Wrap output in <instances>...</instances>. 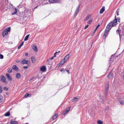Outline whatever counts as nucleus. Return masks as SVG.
<instances>
[{"label":"nucleus","mask_w":124,"mask_h":124,"mask_svg":"<svg viewBox=\"0 0 124 124\" xmlns=\"http://www.w3.org/2000/svg\"><path fill=\"white\" fill-rule=\"evenodd\" d=\"M6 76L8 80L10 81H11L12 80V77L9 76L8 74H6Z\"/></svg>","instance_id":"f8f14e48"},{"label":"nucleus","mask_w":124,"mask_h":124,"mask_svg":"<svg viewBox=\"0 0 124 124\" xmlns=\"http://www.w3.org/2000/svg\"><path fill=\"white\" fill-rule=\"evenodd\" d=\"M78 99V98L76 97H74L72 100V101L73 102H76L77 101Z\"/></svg>","instance_id":"a878e982"},{"label":"nucleus","mask_w":124,"mask_h":124,"mask_svg":"<svg viewBox=\"0 0 124 124\" xmlns=\"http://www.w3.org/2000/svg\"><path fill=\"white\" fill-rule=\"evenodd\" d=\"M97 28H96V29H95V31H96L97 30Z\"/></svg>","instance_id":"4d7b16f0"},{"label":"nucleus","mask_w":124,"mask_h":124,"mask_svg":"<svg viewBox=\"0 0 124 124\" xmlns=\"http://www.w3.org/2000/svg\"><path fill=\"white\" fill-rule=\"evenodd\" d=\"M31 80V79H30V81Z\"/></svg>","instance_id":"052dcab7"},{"label":"nucleus","mask_w":124,"mask_h":124,"mask_svg":"<svg viewBox=\"0 0 124 124\" xmlns=\"http://www.w3.org/2000/svg\"><path fill=\"white\" fill-rule=\"evenodd\" d=\"M29 36V35H27V36H26L25 37L24 39V41H26L27 40H28V38Z\"/></svg>","instance_id":"cd10ccee"},{"label":"nucleus","mask_w":124,"mask_h":124,"mask_svg":"<svg viewBox=\"0 0 124 124\" xmlns=\"http://www.w3.org/2000/svg\"><path fill=\"white\" fill-rule=\"evenodd\" d=\"M10 5H11V8H13V7H14V6L12 4H10Z\"/></svg>","instance_id":"09e8293b"},{"label":"nucleus","mask_w":124,"mask_h":124,"mask_svg":"<svg viewBox=\"0 0 124 124\" xmlns=\"http://www.w3.org/2000/svg\"><path fill=\"white\" fill-rule=\"evenodd\" d=\"M58 116V114H55L54 116H53L52 117V119L53 120H54V119L56 118Z\"/></svg>","instance_id":"aec40b11"},{"label":"nucleus","mask_w":124,"mask_h":124,"mask_svg":"<svg viewBox=\"0 0 124 124\" xmlns=\"http://www.w3.org/2000/svg\"><path fill=\"white\" fill-rule=\"evenodd\" d=\"M3 97L2 95L0 94V102H1L2 101Z\"/></svg>","instance_id":"473e14b6"},{"label":"nucleus","mask_w":124,"mask_h":124,"mask_svg":"<svg viewBox=\"0 0 124 124\" xmlns=\"http://www.w3.org/2000/svg\"><path fill=\"white\" fill-rule=\"evenodd\" d=\"M40 70L42 72H46V66H44L40 67Z\"/></svg>","instance_id":"423d86ee"},{"label":"nucleus","mask_w":124,"mask_h":124,"mask_svg":"<svg viewBox=\"0 0 124 124\" xmlns=\"http://www.w3.org/2000/svg\"><path fill=\"white\" fill-rule=\"evenodd\" d=\"M121 31V30L120 28H119L116 31V33L117 34H118L119 35V36L120 37V33L119 32V31Z\"/></svg>","instance_id":"b1692460"},{"label":"nucleus","mask_w":124,"mask_h":124,"mask_svg":"<svg viewBox=\"0 0 124 124\" xmlns=\"http://www.w3.org/2000/svg\"><path fill=\"white\" fill-rule=\"evenodd\" d=\"M10 115V112H8L6 113L5 114V116H9Z\"/></svg>","instance_id":"bb28decb"},{"label":"nucleus","mask_w":124,"mask_h":124,"mask_svg":"<svg viewBox=\"0 0 124 124\" xmlns=\"http://www.w3.org/2000/svg\"><path fill=\"white\" fill-rule=\"evenodd\" d=\"M89 25H88V24H87L86 25V26L85 27V29H86V28H87L89 26Z\"/></svg>","instance_id":"ea45409f"},{"label":"nucleus","mask_w":124,"mask_h":124,"mask_svg":"<svg viewBox=\"0 0 124 124\" xmlns=\"http://www.w3.org/2000/svg\"><path fill=\"white\" fill-rule=\"evenodd\" d=\"M105 10V7L103 6L101 8L100 11V13L101 14Z\"/></svg>","instance_id":"412c9836"},{"label":"nucleus","mask_w":124,"mask_h":124,"mask_svg":"<svg viewBox=\"0 0 124 124\" xmlns=\"http://www.w3.org/2000/svg\"><path fill=\"white\" fill-rule=\"evenodd\" d=\"M3 55L1 54H0V59H3Z\"/></svg>","instance_id":"e433bc0d"},{"label":"nucleus","mask_w":124,"mask_h":124,"mask_svg":"<svg viewBox=\"0 0 124 124\" xmlns=\"http://www.w3.org/2000/svg\"><path fill=\"white\" fill-rule=\"evenodd\" d=\"M17 11V9L16 8H15V11L12 13L11 15H16Z\"/></svg>","instance_id":"2eb2a0df"},{"label":"nucleus","mask_w":124,"mask_h":124,"mask_svg":"<svg viewBox=\"0 0 124 124\" xmlns=\"http://www.w3.org/2000/svg\"><path fill=\"white\" fill-rule=\"evenodd\" d=\"M30 61L29 60H26L25 59L23 60L21 62V63L22 64H27L28 63H30Z\"/></svg>","instance_id":"0eeeda50"},{"label":"nucleus","mask_w":124,"mask_h":124,"mask_svg":"<svg viewBox=\"0 0 124 124\" xmlns=\"http://www.w3.org/2000/svg\"><path fill=\"white\" fill-rule=\"evenodd\" d=\"M114 55H112V56L111 57V58H110V62H112L114 61Z\"/></svg>","instance_id":"a211bd4d"},{"label":"nucleus","mask_w":124,"mask_h":124,"mask_svg":"<svg viewBox=\"0 0 124 124\" xmlns=\"http://www.w3.org/2000/svg\"><path fill=\"white\" fill-rule=\"evenodd\" d=\"M65 70L68 73V74H69L70 73H69V70Z\"/></svg>","instance_id":"c03bdc74"},{"label":"nucleus","mask_w":124,"mask_h":124,"mask_svg":"<svg viewBox=\"0 0 124 124\" xmlns=\"http://www.w3.org/2000/svg\"><path fill=\"white\" fill-rule=\"evenodd\" d=\"M12 68L15 70L17 71L18 70V69L16 65H14L12 67Z\"/></svg>","instance_id":"4be33fe9"},{"label":"nucleus","mask_w":124,"mask_h":124,"mask_svg":"<svg viewBox=\"0 0 124 124\" xmlns=\"http://www.w3.org/2000/svg\"><path fill=\"white\" fill-rule=\"evenodd\" d=\"M117 23L116 16H115L114 20L113 21V22H111L107 25L106 29L109 30V31H110L112 27L115 26L116 25Z\"/></svg>","instance_id":"f257e3e1"},{"label":"nucleus","mask_w":124,"mask_h":124,"mask_svg":"<svg viewBox=\"0 0 124 124\" xmlns=\"http://www.w3.org/2000/svg\"><path fill=\"white\" fill-rule=\"evenodd\" d=\"M44 1H45V0Z\"/></svg>","instance_id":"e2e57ef3"},{"label":"nucleus","mask_w":124,"mask_h":124,"mask_svg":"<svg viewBox=\"0 0 124 124\" xmlns=\"http://www.w3.org/2000/svg\"><path fill=\"white\" fill-rule=\"evenodd\" d=\"M70 56V54H67L65 57L64 59H63L64 60L67 61L68 59L69 58Z\"/></svg>","instance_id":"4468645a"},{"label":"nucleus","mask_w":124,"mask_h":124,"mask_svg":"<svg viewBox=\"0 0 124 124\" xmlns=\"http://www.w3.org/2000/svg\"><path fill=\"white\" fill-rule=\"evenodd\" d=\"M120 103L121 105L124 104V101H121V102H120Z\"/></svg>","instance_id":"a19ab883"},{"label":"nucleus","mask_w":124,"mask_h":124,"mask_svg":"<svg viewBox=\"0 0 124 124\" xmlns=\"http://www.w3.org/2000/svg\"><path fill=\"white\" fill-rule=\"evenodd\" d=\"M10 124H18V123L16 121L12 120L10 122Z\"/></svg>","instance_id":"6ab92c4d"},{"label":"nucleus","mask_w":124,"mask_h":124,"mask_svg":"<svg viewBox=\"0 0 124 124\" xmlns=\"http://www.w3.org/2000/svg\"><path fill=\"white\" fill-rule=\"evenodd\" d=\"M70 108L68 107L66 110L63 112V114L64 115L66 114L70 110Z\"/></svg>","instance_id":"9b49d317"},{"label":"nucleus","mask_w":124,"mask_h":124,"mask_svg":"<svg viewBox=\"0 0 124 124\" xmlns=\"http://www.w3.org/2000/svg\"><path fill=\"white\" fill-rule=\"evenodd\" d=\"M119 9H117V10H116V12L117 13V16H119Z\"/></svg>","instance_id":"f704fd0d"},{"label":"nucleus","mask_w":124,"mask_h":124,"mask_svg":"<svg viewBox=\"0 0 124 124\" xmlns=\"http://www.w3.org/2000/svg\"><path fill=\"white\" fill-rule=\"evenodd\" d=\"M100 26V24H98L97 25V27L96 28H98V27Z\"/></svg>","instance_id":"603ef678"},{"label":"nucleus","mask_w":124,"mask_h":124,"mask_svg":"<svg viewBox=\"0 0 124 124\" xmlns=\"http://www.w3.org/2000/svg\"><path fill=\"white\" fill-rule=\"evenodd\" d=\"M56 53H55L54 54V55L53 56H54V57H56Z\"/></svg>","instance_id":"864d4df0"},{"label":"nucleus","mask_w":124,"mask_h":124,"mask_svg":"<svg viewBox=\"0 0 124 124\" xmlns=\"http://www.w3.org/2000/svg\"><path fill=\"white\" fill-rule=\"evenodd\" d=\"M3 89L4 90L6 91H8V88L6 87H4Z\"/></svg>","instance_id":"4c0bfd02"},{"label":"nucleus","mask_w":124,"mask_h":124,"mask_svg":"<svg viewBox=\"0 0 124 124\" xmlns=\"http://www.w3.org/2000/svg\"><path fill=\"white\" fill-rule=\"evenodd\" d=\"M64 71V69L63 68H62L60 70L62 72Z\"/></svg>","instance_id":"49530a36"},{"label":"nucleus","mask_w":124,"mask_h":124,"mask_svg":"<svg viewBox=\"0 0 124 124\" xmlns=\"http://www.w3.org/2000/svg\"><path fill=\"white\" fill-rule=\"evenodd\" d=\"M54 57V56L52 57L49 59V60H52L53 59Z\"/></svg>","instance_id":"a18cd8bd"},{"label":"nucleus","mask_w":124,"mask_h":124,"mask_svg":"<svg viewBox=\"0 0 124 124\" xmlns=\"http://www.w3.org/2000/svg\"><path fill=\"white\" fill-rule=\"evenodd\" d=\"M31 47L35 52H38V48L36 45L35 44L31 46Z\"/></svg>","instance_id":"20e7f679"},{"label":"nucleus","mask_w":124,"mask_h":124,"mask_svg":"<svg viewBox=\"0 0 124 124\" xmlns=\"http://www.w3.org/2000/svg\"><path fill=\"white\" fill-rule=\"evenodd\" d=\"M8 33L5 30H4L3 31L2 35L3 38H4L7 37L8 35Z\"/></svg>","instance_id":"7ed1b4c3"},{"label":"nucleus","mask_w":124,"mask_h":124,"mask_svg":"<svg viewBox=\"0 0 124 124\" xmlns=\"http://www.w3.org/2000/svg\"><path fill=\"white\" fill-rule=\"evenodd\" d=\"M95 31H94V32H93V33H94L95 32Z\"/></svg>","instance_id":"bf43d9fd"},{"label":"nucleus","mask_w":124,"mask_h":124,"mask_svg":"<svg viewBox=\"0 0 124 124\" xmlns=\"http://www.w3.org/2000/svg\"><path fill=\"white\" fill-rule=\"evenodd\" d=\"M120 54L119 55L117 56V57H119V56H120Z\"/></svg>","instance_id":"13d9d810"},{"label":"nucleus","mask_w":124,"mask_h":124,"mask_svg":"<svg viewBox=\"0 0 124 124\" xmlns=\"http://www.w3.org/2000/svg\"><path fill=\"white\" fill-rule=\"evenodd\" d=\"M23 42H22L21 43L19 46L18 47V49H20L22 46H23Z\"/></svg>","instance_id":"c756f323"},{"label":"nucleus","mask_w":124,"mask_h":124,"mask_svg":"<svg viewBox=\"0 0 124 124\" xmlns=\"http://www.w3.org/2000/svg\"><path fill=\"white\" fill-rule=\"evenodd\" d=\"M23 67L24 69H27L28 68V66H24Z\"/></svg>","instance_id":"37998d69"},{"label":"nucleus","mask_w":124,"mask_h":124,"mask_svg":"<svg viewBox=\"0 0 124 124\" xmlns=\"http://www.w3.org/2000/svg\"><path fill=\"white\" fill-rule=\"evenodd\" d=\"M16 62L17 63H18L19 62V60H16Z\"/></svg>","instance_id":"3c124183"},{"label":"nucleus","mask_w":124,"mask_h":124,"mask_svg":"<svg viewBox=\"0 0 124 124\" xmlns=\"http://www.w3.org/2000/svg\"><path fill=\"white\" fill-rule=\"evenodd\" d=\"M59 0H49V2L52 3H54L57 2Z\"/></svg>","instance_id":"ddd939ff"},{"label":"nucleus","mask_w":124,"mask_h":124,"mask_svg":"<svg viewBox=\"0 0 124 124\" xmlns=\"http://www.w3.org/2000/svg\"><path fill=\"white\" fill-rule=\"evenodd\" d=\"M109 85V82H107L105 84V95H107L108 92V87Z\"/></svg>","instance_id":"f03ea898"},{"label":"nucleus","mask_w":124,"mask_h":124,"mask_svg":"<svg viewBox=\"0 0 124 124\" xmlns=\"http://www.w3.org/2000/svg\"><path fill=\"white\" fill-rule=\"evenodd\" d=\"M11 30V28L10 27H9L7 28L6 30H5V31H7V32L8 33V32H9Z\"/></svg>","instance_id":"c85d7f7f"},{"label":"nucleus","mask_w":124,"mask_h":124,"mask_svg":"<svg viewBox=\"0 0 124 124\" xmlns=\"http://www.w3.org/2000/svg\"><path fill=\"white\" fill-rule=\"evenodd\" d=\"M2 88L1 86H0V93H1L2 92Z\"/></svg>","instance_id":"58836bf2"},{"label":"nucleus","mask_w":124,"mask_h":124,"mask_svg":"<svg viewBox=\"0 0 124 124\" xmlns=\"http://www.w3.org/2000/svg\"><path fill=\"white\" fill-rule=\"evenodd\" d=\"M8 71L9 73H11L12 71V70L11 68H9L8 70Z\"/></svg>","instance_id":"c9c22d12"},{"label":"nucleus","mask_w":124,"mask_h":124,"mask_svg":"<svg viewBox=\"0 0 124 124\" xmlns=\"http://www.w3.org/2000/svg\"><path fill=\"white\" fill-rule=\"evenodd\" d=\"M109 31V30H107L105 29V30L104 34L103 35V37H106V36L108 35V33Z\"/></svg>","instance_id":"1a4fd4ad"},{"label":"nucleus","mask_w":124,"mask_h":124,"mask_svg":"<svg viewBox=\"0 0 124 124\" xmlns=\"http://www.w3.org/2000/svg\"><path fill=\"white\" fill-rule=\"evenodd\" d=\"M16 78L19 79L21 78V75L20 74L17 73L16 74Z\"/></svg>","instance_id":"f3484780"},{"label":"nucleus","mask_w":124,"mask_h":124,"mask_svg":"<svg viewBox=\"0 0 124 124\" xmlns=\"http://www.w3.org/2000/svg\"><path fill=\"white\" fill-rule=\"evenodd\" d=\"M28 55V53H25V55L26 56H27Z\"/></svg>","instance_id":"8fccbe9b"},{"label":"nucleus","mask_w":124,"mask_h":124,"mask_svg":"<svg viewBox=\"0 0 124 124\" xmlns=\"http://www.w3.org/2000/svg\"><path fill=\"white\" fill-rule=\"evenodd\" d=\"M1 80L3 83L6 82V79L5 77L3 75H1L0 77Z\"/></svg>","instance_id":"6e6552de"},{"label":"nucleus","mask_w":124,"mask_h":124,"mask_svg":"<svg viewBox=\"0 0 124 124\" xmlns=\"http://www.w3.org/2000/svg\"><path fill=\"white\" fill-rule=\"evenodd\" d=\"M66 61L64 60V59L62 61H61V62H60V64H61L62 65H63L64 64V63L66 62Z\"/></svg>","instance_id":"7c9ffc66"},{"label":"nucleus","mask_w":124,"mask_h":124,"mask_svg":"<svg viewBox=\"0 0 124 124\" xmlns=\"http://www.w3.org/2000/svg\"><path fill=\"white\" fill-rule=\"evenodd\" d=\"M105 38H106V37H104Z\"/></svg>","instance_id":"680f3d73"},{"label":"nucleus","mask_w":124,"mask_h":124,"mask_svg":"<svg viewBox=\"0 0 124 124\" xmlns=\"http://www.w3.org/2000/svg\"><path fill=\"white\" fill-rule=\"evenodd\" d=\"M117 20H118V22H120V19L119 17H118L117 18V19H116Z\"/></svg>","instance_id":"79ce46f5"},{"label":"nucleus","mask_w":124,"mask_h":124,"mask_svg":"<svg viewBox=\"0 0 124 124\" xmlns=\"http://www.w3.org/2000/svg\"><path fill=\"white\" fill-rule=\"evenodd\" d=\"M36 61V60L34 57L33 56L31 57V62L32 63H35Z\"/></svg>","instance_id":"dca6fc26"},{"label":"nucleus","mask_w":124,"mask_h":124,"mask_svg":"<svg viewBox=\"0 0 124 124\" xmlns=\"http://www.w3.org/2000/svg\"><path fill=\"white\" fill-rule=\"evenodd\" d=\"M31 95L30 94L27 93L25 95L24 97L25 98H27L28 97H30Z\"/></svg>","instance_id":"5701e85b"},{"label":"nucleus","mask_w":124,"mask_h":124,"mask_svg":"<svg viewBox=\"0 0 124 124\" xmlns=\"http://www.w3.org/2000/svg\"><path fill=\"white\" fill-rule=\"evenodd\" d=\"M38 7V6H36V7H35L34 8H32V9H35V8H37Z\"/></svg>","instance_id":"5fc2aeb1"},{"label":"nucleus","mask_w":124,"mask_h":124,"mask_svg":"<svg viewBox=\"0 0 124 124\" xmlns=\"http://www.w3.org/2000/svg\"><path fill=\"white\" fill-rule=\"evenodd\" d=\"M59 52H60V51H58V52H56L55 53L56 54L57 53H58Z\"/></svg>","instance_id":"6e6d98bb"},{"label":"nucleus","mask_w":124,"mask_h":124,"mask_svg":"<svg viewBox=\"0 0 124 124\" xmlns=\"http://www.w3.org/2000/svg\"><path fill=\"white\" fill-rule=\"evenodd\" d=\"M97 123L98 124H103V122L100 120H99L97 122Z\"/></svg>","instance_id":"2f4dec72"},{"label":"nucleus","mask_w":124,"mask_h":124,"mask_svg":"<svg viewBox=\"0 0 124 124\" xmlns=\"http://www.w3.org/2000/svg\"><path fill=\"white\" fill-rule=\"evenodd\" d=\"M122 74L123 75V79H124V72H122Z\"/></svg>","instance_id":"de8ad7c7"},{"label":"nucleus","mask_w":124,"mask_h":124,"mask_svg":"<svg viewBox=\"0 0 124 124\" xmlns=\"http://www.w3.org/2000/svg\"><path fill=\"white\" fill-rule=\"evenodd\" d=\"M114 75L113 73H112L111 71L109 72L108 75L107 76V77L108 79H111L113 78Z\"/></svg>","instance_id":"39448f33"},{"label":"nucleus","mask_w":124,"mask_h":124,"mask_svg":"<svg viewBox=\"0 0 124 124\" xmlns=\"http://www.w3.org/2000/svg\"><path fill=\"white\" fill-rule=\"evenodd\" d=\"M80 7V5H79L77 7L76 11L74 14V16H76V15H77V14L78 13L79 10V8Z\"/></svg>","instance_id":"9d476101"},{"label":"nucleus","mask_w":124,"mask_h":124,"mask_svg":"<svg viewBox=\"0 0 124 124\" xmlns=\"http://www.w3.org/2000/svg\"><path fill=\"white\" fill-rule=\"evenodd\" d=\"M93 21V19H90L87 22V23L88 24H91Z\"/></svg>","instance_id":"393cba45"},{"label":"nucleus","mask_w":124,"mask_h":124,"mask_svg":"<svg viewBox=\"0 0 124 124\" xmlns=\"http://www.w3.org/2000/svg\"><path fill=\"white\" fill-rule=\"evenodd\" d=\"M90 18V16H87L86 18L85 19V20L86 21L88 20Z\"/></svg>","instance_id":"72a5a7b5"}]
</instances>
